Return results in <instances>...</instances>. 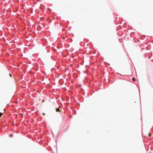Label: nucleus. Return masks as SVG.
Masks as SVG:
<instances>
[{
    "label": "nucleus",
    "mask_w": 153,
    "mask_h": 153,
    "mask_svg": "<svg viewBox=\"0 0 153 153\" xmlns=\"http://www.w3.org/2000/svg\"><path fill=\"white\" fill-rule=\"evenodd\" d=\"M56 111H57V112L59 111V108H57L56 109Z\"/></svg>",
    "instance_id": "obj_1"
},
{
    "label": "nucleus",
    "mask_w": 153,
    "mask_h": 153,
    "mask_svg": "<svg viewBox=\"0 0 153 153\" xmlns=\"http://www.w3.org/2000/svg\"><path fill=\"white\" fill-rule=\"evenodd\" d=\"M132 80L133 81H135V78H132Z\"/></svg>",
    "instance_id": "obj_2"
},
{
    "label": "nucleus",
    "mask_w": 153,
    "mask_h": 153,
    "mask_svg": "<svg viewBox=\"0 0 153 153\" xmlns=\"http://www.w3.org/2000/svg\"><path fill=\"white\" fill-rule=\"evenodd\" d=\"M2 113L1 112L0 113V117H1V116H2Z\"/></svg>",
    "instance_id": "obj_3"
},
{
    "label": "nucleus",
    "mask_w": 153,
    "mask_h": 153,
    "mask_svg": "<svg viewBox=\"0 0 153 153\" xmlns=\"http://www.w3.org/2000/svg\"><path fill=\"white\" fill-rule=\"evenodd\" d=\"M22 116V114H20V117L21 116Z\"/></svg>",
    "instance_id": "obj_4"
},
{
    "label": "nucleus",
    "mask_w": 153,
    "mask_h": 153,
    "mask_svg": "<svg viewBox=\"0 0 153 153\" xmlns=\"http://www.w3.org/2000/svg\"><path fill=\"white\" fill-rule=\"evenodd\" d=\"M10 76V77H11V75L10 74H8Z\"/></svg>",
    "instance_id": "obj_5"
},
{
    "label": "nucleus",
    "mask_w": 153,
    "mask_h": 153,
    "mask_svg": "<svg viewBox=\"0 0 153 153\" xmlns=\"http://www.w3.org/2000/svg\"><path fill=\"white\" fill-rule=\"evenodd\" d=\"M151 134H149V136H150Z\"/></svg>",
    "instance_id": "obj_6"
},
{
    "label": "nucleus",
    "mask_w": 153,
    "mask_h": 153,
    "mask_svg": "<svg viewBox=\"0 0 153 153\" xmlns=\"http://www.w3.org/2000/svg\"><path fill=\"white\" fill-rule=\"evenodd\" d=\"M43 114L44 115H45V114L44 113H43Z\"/></svg>",
    "instance_id": "obj_7"
}]
</instances>
